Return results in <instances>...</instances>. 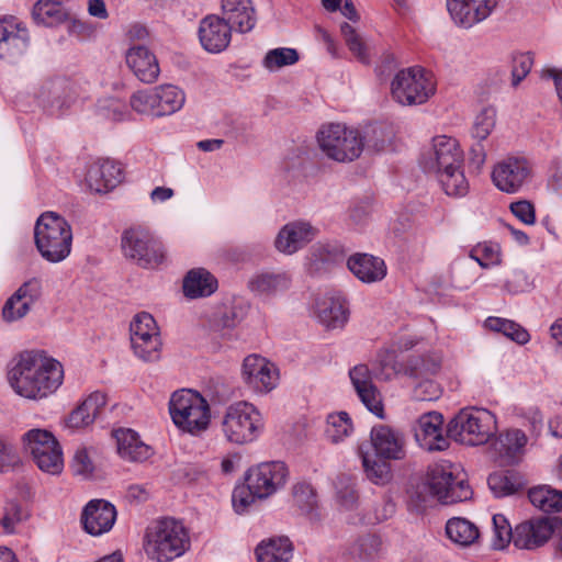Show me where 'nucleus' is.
I'll return each mask as SVG.
<instances>
[{"instance_id": "obj_28", "label": "nucleus", "mask_w": 562, "mask_h": 562, "mask_svg": "<svg viewBox=\"0 0 562 562\" xmlns=\"http://www.w3.org/2000/svg\"><path fill=\"white\" fill-rule=\"evenodd\" d=\"M222 16L233 31L248 33L257 23V12L251 0H222Z\"/></svg>"}, {"instance_id": "obj_25", "label": "nucleus", "mask_w": 562, "mask_h": 562, "mask_svg": "<svg viewBox=\"0 0 562 562\" xmlns=\"http://www.w3.org/2000/svg\"><path fill=\"white\" fill-rule=\"evenodd\" d=\"M115 519V507L103 499L90 501L81 515L83 529L92 536H100L111 530Z\"/></svg>"}, {"instance_id": "obj_19", "label": "nucleus", "mask_w": 562, "mask_h": 562, "mask_svg": "<svg viewBox=\"0 0 562 562\" xmlns=\"http://www.w3.org/2000/svg\"><path fill=\"white\" fill-rule=\"evenodd\" d=\"M501 2L502 0H447V8L452 20L468 29L487 19Z\"/></svg>"}, {"instance_id": "obj_51", "label": "nucleus", "mask_w": 562, "mask_h": 562, "mask_svg": "<svg viewBox=\"0 0 562 562\" xmlns=\"http://www.w3.org/2000/svg\"><path fill=\"white\" fill-rule=\"evenodd\" d=\"M346 44L350 52L362 63H368L367 47L361 37L357 34L353 26L345 22L340 26Z\"/></svg>"}, {"instance_id": "obj_61", "label": "nucleus", "mask_w": 562, "mask_h": 562, "mask_svg": "<svg viewBox=\"0 0 562 562\" xmlns=\"http://www.w3.org/2000/svg\"><path fill=\"white\" fill-rule=\"evenodd\" d=\"M510 211L524 224L532 225L536 222L535 207L529 201L522 200L512 203Z\"/></svg>"}, {"instance_id": "obj_33", "label": "nucleus", "mask_w": 562, "mask_h": 562, "mask_svg": "<svg viewBox=\"0 0 562 562\" xmlns=\"http://www.w3.org/2000/svg\"><path fill=\"white\" fill-rule=\"evenodd\" d=\"M217 289V280L204 268L190 270L183 280L184 295L190 299L209 296Z\"/></svg>"}, {"instance_id": "obj_4", "label": "nucleus", "mask_w": 562, "mask_h": 562, "mask_svg": "<svg viewBox=\"0 0 562 562\" xmlns=\"http://www.w3.org/2000/svg\"><path fill=\"white\" fill-rule=\"evenodd\" d=\"M497 431L495 415L484 408L462 409L448 424V436L468 446L486 443Z\"/></svg>"}, {"instance_id": "obj_9", "label": "nucleus", "mask_w": 562, "mask_h": 562, "mask_svg": "<svg viewBox=\"0 0 562 562\" xmlns=\"http://www.w3.org/2000/svg\"><path fill=\"white\" fill-rule=\"evenodd\" d=\"M25 450L43 472L58 474L64 467L63 451L55 436L46 429H31L23 435Z\"/></svg>"}, {"instance_id": "obj_60", "label": "nucleus", "mask_w": 562, "mask_h": 562, "mask_svg": "<svg viewBox=\"0 0 562 562\" xmlns=\"http://www.w3.org/2000/svg\"><path fill=\"white\" fill-rule=\"evenodd\" d=\"M95 417L90 414V412L85 407V405L81 403L76 409H74L68 419H67V426L72 429H79L86 426H89L93 423Z\"/></svg>"}, {"instance_id": "obj_44", "label": "nucleus", "mask_w": 562, "mask_h": 562, "mask_svg": "<svg viewBox=\"0 0 562 562\" xmlns=\"http://www.w3.org/2000/svg\"><path fill=\"white\" fill-rule=\"evenodd\" d=\"M353 430L352 422L346 412L328 415L325 435L333 443H339L349 437Z\"/></svg>"}, {"instance_id": "obj_13", "label": "nucleus", "mask_w": 562, "mask_h": 562, "mask_svg": "<svg viewBox=\"0 0 562 562\" xmlns=\"http://www.w3.org/2000/svg\"><path fill=\"white\" fill-rule=\"evenodd\" d=\"M463 153L457 139L440 135L432 139V145L422 158L420 165L428 173L435 176L457 167H462Z\"/></svg>"}, {"instance_id": "obj_23", "label": "nucleus", "mask_w": 562, "mask_h": 562, "mask_svg": "<svg viewBox=\"0 0 562 562\" xmlns=\"http://www.w3.org/2000/svg\"><path fill=\"white\" fill-rule=\"evenodd\" d=\"M316 234L317 229L307 222H291L279 231L274 246L284 255H293L311 243Z\"/></svg>"}, {"instance_id": "obj_21", "label": "nucleus", "mask_w": 562, "mask_h": 562, "mask_svg": "<svg viewBox=\"0 0 562 562\" xmlns=\"http://www.w3.org/2000/svg\"><path fill=\"white\" fill-rule=\"evenodd\" d=\"M370 441L374 454L384 460H403L406 456V441L403 432L387 425L373 426Z\"/></svg>"}, {"instance_id": "obj_17", "label": "nucleus", "mask_w": 562, "mask_h": 562, "mask_svg": "<svg viewBox=\"0 0 562 562\" xmlns=\"http://www.w3.org/2000/svg\"><path fill=\"white\" fill-rule=\"evenodd\" d=\"M241 376L248 387L261 394L272 391L279 381L277 367L258 355H249L244 359Z\"/></svg>"}, {"instance_id": "obj_39", "label": "nucleus", "mask_w": 562, "mask_h": 562, "mask_svg": "<svg viewBox=\"0 0 562 562\" xmlns=\"http://www.w3.org/2000/svg\"><path fill=\"white\" fill-rule=\"evenodd\" d=\"M362 467L367 479L375 485H386L392 481V468L390 460H384L375 454L360 452Z\"/></svg>"}, {"instance_id": "obj_32", "label": "nucleus", "mask_w": 562, "mask_h": 562, "mask_svg": "<svg viewBox=\"0 0 562 562\" xmlns=\"http://www.w3.org/2000/svg\"><path fill=\"white\" fill-rule=\"evenodd\" d=\"M349 270L362 282L381 281L386 276L384 261L372 255L356 254L348 259Z\"/></svg>"}, {"instance_id": "obj_48", "label": "nucleus", "mask_w": 562, "mask_h": 562, "mask_svg": "<svg viewBox=\"0 0 562 562\" xmlns=\"http://www.w3.org/2000/svg\"><path fill=\"white\" fill-rule=\"evenodd\" d=\"M493 521V536L491 544L495 550L505 549L510 542L514 543V529H512L509 521L502 514H495L492 518Z\"/></svg>"}, {"instance_id": "obj_11", "label": "nucleus", "mask_w": 562, "mask_h": 562, "mask_svg": "<svg viewBox=\"0 0 562 562\" xmlns=\"http://www.w3.org/2000/svg\"><path fill=\"white\" fill-rule=\"evenodd\" d=\"M428 485L432 495L447 505L468 501L473 494L467 481L454 475L449 463L435 464L429 469Z\"/></svg>"}, {"instance_id": "obj_49", "label": "nucleus", "mask_w": 562, "mask_h": 562, "mask_svg": "<svg viewBox=\"0 0 562 562\" xmlns=\"http://www.w3.org/2000/svg\"><path fill=\"white\" fill-rule=\"evenodd\" d=\"M42 292V283L37 278H32L24 282L14 294L7 300V313L10 314V308H12V304L22 299L24 303H27L31 306L41 295Z\"/></svg>"}, {"instance_id": "obj_63", "label": "nucleus", "mask_w": 562, "mask_h": 562, "mask_svg": "<svg viewBox=\"0 0 562 562\" xmlns=\"http://www.w3.org/2000/svg\"><path fill=\"white\" fill-rule=\"evenodd\" d=\"M19 458L12 445L0 440V472H4L14 467Z\"/></svg>"}, {"instance_id": "obj_40", "label": "nucleus", "mask_w": 562, "mask_h": 562, "mask_svg": "<svg viewBox=\"0 0 562 562\" xmlns=\"http://www.w3.org/2000/svg\"><path fill=\"white\" fill-rule=\"evenodd\" d=\"M527 443V436L520 429H508L497 437L494 448L507 461H513Z\"/></svg>"}, {"instance_id": "obj_14", "label": "nucleus", "mask_w": 562, "mask_h": 562, "mask_svg": "<svg viewBox=\"0 0 562 562\" xmlns=\"http://www.w3.org/2000/svg\"><path fill=\"white\" fill-rule=\"evenodd\" d=\"M289 477V469L281 461L262 462L250 469L246 476L249 490L258 498H266L282 488Z\"/></svg>"}, {"instance_id": "obj_41", "label": "nucleus", "mask_w": 562, "mask_h": 562, "mask_svg": "<svg viewBox=\"0 0 562 562\" xmlns=\"http://www.w3.org/2000/svg\"><path fill=\"white\" fill-rule=\"evenodd\" d=\"M528 497L531 504L544 513L562 510V491L549 485H541L529 490Z\"/></svg>"}, {"instance_id": "obj_31", "label": "nucleus", "mask_w": 562, "mask_h": 562, "mask_svg": "<svg viewBox=\"0 0 562 562\" xmlns=\"http://www.w3.org/2000/svg\"><path fill=\"white\" fill-rule=\"evenodd\" d=\"M114 436L117 452L126 461L143 462L153 454L151 448L144 443L138 434L132 429H119L114 432Z\"/></svg>"}, {"instance_id": "obj_42", "label": "nucleus", "mask_w": 562, "mask_h": 562, "mask_svg": "<svg viewBox=\"0 0 562 562\" xmlns=\"http://www.w3.org/2000/svg\"><path fill=\"white\" fill-rule=\"evenodd\" d=\"M488 487L496 497H505L518 493L524 488L519 474L510 471L495 472L487 479Z\"/></svg>"}, {"instance_id": "obj_55", "label": "nucleus", "mask_w": 562, "mask_h": 562, "mask_svg": "<svg viewBox=\"0 0 562 562\" xmlns=\"http://www.w3.org/2000/svg\"><path fill=\"white\" fill-rule=\"evenodd\" d=\"M532 282L524 270H514L506 278L504 290L512 294L522 293L530 290Z\"/></svg>"}, {"instance_id": "obj_59", "label": "nucleus", "mask_w": 562, "mask_h": 562, "mask_svg": "<svg viewBox=\"0 0 562 562\" xmlns=\"http://www.w3.org/2000/svg\"><path fill=\"white\" fill-rule=\"evenodd\" d=\"M256 497L257 495L249 490L248 485L235 488L232 497L234 509L238 514L244 513L255 502Z\"/></svg>"}, {"instance_id": "obj_2", "label": "nucleus", "mask_w": 562, "mask_h": 562, "mask_svg": "<svg viewBox=\"0 0 562 562\" xmlns=\"http://www.w3.org/2000/svg\"><path fill=\"white\" fill-rule=\"evenodd\" d=\"M190 548V536L183 524L173 518H162L148 526L144 538V551L148 559L169 562Z\"/></svg>"}, {"instance_id": "obj_24", "label": "nucleus", "mask_w": 562, "mask_h": 562, "mask_svg": "<svg viewBox=\"0 0 562 562\" xmlns=\"http://www.w3.org/2000/svg\"><path fill=\"white\" fill-rule=\"evenodd\" d=\"M553 526L548 518H537L518 524L514 529V546L520 550H535L552 536Z\"/></svg>"}, {"instance_id": "obj_37", "label": "nucleus", "mask_w": 562, "mask_h": 562, "mask_svg": "<svg viewBox=\"0 0 562 562\" xmlns=\"http://www.w3.org/2000/svg\"><path fill=\"white\" fill-rule=\"evenodd\" d=\"M447 537L461 547H469L476 542L480 537L479 528L472 521L453 517L446 524Z\"/></svg>"}, {"instance_id": "obj_35", "label": "nucleus", "mask_w": 562, "mask_h": 562, "mask_svg": "<svg viewBox=\"0 0 562 562\" xmlns=\"http://www.w3.org/2000/svg\"><path fill=\"white\" fill-rule=\"evenodd\" d=\"M36 23L45 26H57L70 20L69 12L56 0H38L32 11Z\"/></svg>"}, {"instance_id": "obj_5", "label": "nucleus", "mask_w": 562, "mask_h": 562, "mask_svg": "<svg viewBox=\"0 0 562 562\" xmlns=\"http://www.w3.org/2000/svg\"><path fill=\"white\" fill-rule=\"evenodd\" d=\"M221 429L225 439L235 445L254 442L263 429L257 407L246 401L231 404L224 412Z\"/></svg>"}, {"instance_id": "obj_43", "label": "nucleus", "mask_w": 562, "mask_h": 562, "mask_svg": "<svg viewBox=\"0 0 562 562\" xmlns=\"http://www.w3.org/2000/svg\"><path fill=\"white\" fill-rule=\"evenodd\" d=\"M442 190L449 196H464L469 191V182L462 167L448 169L436 176Z\"/></svg>"}, {"instance_id": "obj_45", "label": "nucleus", "mask_w": 562, "mask_h": 562, "mask_svg": "<svg viewBox=\"0 0 562 562\" xmlns=\"http://www.w3.org/2000/svg\"><path fill=\"white\" fill-rule=\"evenodd\" d=\"M394 132L391 126L386 124H373L366 128L362 135L363 147L367 146L369 150L382 151L392 142Z\"/></svg>"}, {"instance_id": "obj_1", "label": "nucleus", "mask_w": 562, "mask_h": 562, "mask_svg": "<svg viewBox=\"0 0 562 562\" xmlns=\"http://www.w3.org/2000/svg\"><path fill=\"white\" fill-rule=\"evenodd\" d=\"M8 381L18 395L40 401L54 394L63 384L64 368L44 351L26 350L12 359Z\"/></svg>"}, {"instance_id": "obj_20", "label": "nucleus", "mask_w": 562, "mask_h": 562, "mask_svg": "<svg viewBox=\"0 0 562 562\" xmlns=\"http://www.w3.org/2000/svg\"><path fill=\"white\" fill-rule=\"evenodd\" d=\"M233 29L217 14L204 16L199 24L201 46L209 53L217 54L225 50L232 41Z\"/></svg>"}, {"instance_id": "obj_46", "label": "nucleus", "mask_w": 562, "mask_h": 562, "mask_svg": "<svg viewBox=\"0 0 562 562\" xmlns=\"http://www.w3.org/2000/svg\"><path fill=\"white\" fill-rule=\"evenodd\" d=\"M485 326L493 330L503 333L504 336L510 338L519 345H525L529 341V333L522 328L519 324L501 317H488L485 321Z\"/></svg>"}, {"instance_id": "obj_38", "label": "nucleus", "mask_w": 562, "mask_h": 562, "mask_svg": "<svg viewBox=\"0 0 562 562\" xmlns=\"http://www.w3.org/2000/svg\"><path fill=\"white\" fill-rule=\"evenodd\" d=\"M258 562H290L292 546L288 538L262 541L256 548Z\"/></svg>"}, {"instance_id": "obj_56", "label": "nucleus", "mask_w": 562, "mask_h": 562, "mask_svg": "<svg viewBox=\"0 0 562 562\" xmlns=\"http://www.w3.org/2000/svg\"><path fill=\"white\" fill-rule=\"evenodd\" d=\"M533 64V57L530 53H520L513 58V86H517L530 71Z\"/></svg>"}, {"instance_id": "obj_50", "label": "nucleus", "mask_w": 562, "mask_h": 562, "mask_svg": "<svg viewBox=\"0 0 562 562\" xmlns=\"http://www.w3.org/2000/svg\"><path fill=\"white\" fill-rule=\"evenodd\" d=\"M496 111L493 108L483 109L474 119L472 136L479 142L485 140L495 127Z\"/></svg>"}, {"instance_id": "obj_58", "label": "nucleus", "mask_w": 562, "mask_h": 562, "mask_svg": "<svg viewBox=\"0 0 562 562\" xmlns=\"http://www.w3.org/2000/svg\"><path fill=\"white\" fill-rule=\"evenodd\" d=\"M337 499L339 504L346 509H351L355 507L358 501V494L355 488V484L347 480L340 481L337 486Z\"/></svg>"}, {"instance_id": "obj_15", "label": "nucleus", "mask_w": 562, "mask_h": 562, "mask_svg": "<svg viewBox=\"0 0 562 562\" xmlns=\"http://www.w3.org/2000/svg\"><path fill=\"white\" fill-rule=\"evenodd\" d=\"M531 166L524 157L510 156L497 162L492 171V181L502 192L514 194L527 183Z\"/></svg>"}, {"instance_id": "obj_29", "label": "nucleus", "mask_w": 562, "mask_h": 562, "mask_svg": "<svg viewBox=\"0 0 562 562\" xmlns=\"http://www.w3.org/2000/svg\"><path fill=\"white\" fill-rule=\"evenodd\" d=\"M125 59L138 80L151 83L157 80L160 68L155 54L146 46L135 45L127 49Z\"/></svg>"}, {"instance_id": "obj_16", "label": "nucleus", "mask_w": 562, "mask_h": 562, "mask_svg": "<svg viewBox=\"0 0 562 562\" xmlns=\"http://www.w3.org/2000/svg\"><path fill=\"white\" fill-rule=\"evenodd\" d=\"M30 46L27 29L14 16L0 19V59L15 63Z\"/></svg>"}, {"instance_id": "obj_47", "label": "nucleus", "mask_w": 562, "mask_h": 562, "mask_svg": "<svg viewBox=\"0 0 562 562\" xmlns=\"http://www.w3.org/2000/svg\"><path fill=\"white\" fill-rule=\"evenodd\" d=\"M300 59L299 53L294 48L279 47L270 49L262 59V66L268 71H277L283 67L292 66Z\"/></svg>"}, {"instance_id": "obj_30", "label": "nucleus", "mask_w": 562, "mask_h": 562, "mask_svg": "<svg viewBox=\"0 0 562 562\" xmlns=\"http://www.w3.org/2000/svg\"><path fill=\"white\" fill-rule=\"evenodd\" d=\"M316 316L329 329L341 328L348 321V307L340 296H324L316 302Z\"/></svg>"}, {"instance_id": "obj_53", "label": "nucleus", "mask_w": 562, "mask_h": 562, "mask_svg": "<svg viewBox=\"0 0 562 562\" xmlns=\"http://www.w3.org/2000/svg\"><path fill=\"white\" fill-rule=\"evenodd\" d=\"M379 550L380 540L372 535L359 538L351 547V553L362 560L373 559Z\"/></svg>"}, {"instance_id": "obj_3", "label": "nucleus", "mask_w": 562, "mask_h": 562, "mask_svg": "<svg viewBox=\"0 0 562 562\" xmlns=\"http://www.w3.org/2000/svg\"><path fill=\"white\" fill-rule=\"evenodd\" d=\"M34 239L37 250L45 260L53 263L60 262L71 251V226L59 214L45 212L36 221Z\"/></svg>"}, {"instance_id": "obj_6", "label": "nucleus", "mask_w": 562, "mask_h": 562, "mask_svg": "<svg viewBox=\"0 0 562 562\" xmlns=\"http://www.w3.org/2000/svg\"><path fill=\"white\" fill-rule=\"evenodd\" d=\"M169 412L175 425L192 435L204 431L210 424L207 401L192 390L176 391L169 402Z\"/></svg>"}, {"instance_id": "obj_18", "label": "nucleus", "mask_w": 562, "mask_h": 562, "mask_svg": "<svg viewBox=\"0 0 562 562\" xmlns=\"http://www.w3.org/2000/svg\"><path fill=\"white\" fill-rule=\"evenodd\" d=\"M414 437L418 446L427 451H443L449 447V436L443 434V417L437 412L423 414L417 419Z\"/></svg>"}, {"instance_id": "obj_10", "label": "nucleus", "mask_w": 562, "mask_h": 562, "mask_svg": "<svg viewBox=\"0 0 562 562\" xmlns=\"http://www.w3.org/2000/svg\"><path fill=\"white\" fill-rule=\"evenodd\" d=\"M122 249L125 257L143 268H154L165 258L162 245L140 226L131 227L122 235Z\"/></svg>"}, {"instance_id": "obj_57", "label": "nucleus", "mask_w": 562, "mask_h": 562, "mask_svg": "<svg viewBox=\"0 0 562 562\" xmlns=\"http://www.w3.org/2000/svg\"><path fill=\"white\" fill-rule=\"evenodd\" d=\"M71 468L77 475L88 476L92 473L93 463L87 448L80 447L76 450L71 461Z\"/></svg>"}, {"instance_id": "obj_12", "label": "nucleus", "mask_w": 562, "mask_h": 562, "mask_svg": "<svg viewBox=\"0 0 562 562\" xmlns=\"http://www.w3.org/2000/svg\"><path fill=\"white\" fill-rule=\"evenodd\" d=\"M131 345L136 357L154 362L160 358L161 338L155 318L146 312L135 315L130 325Z\"/></svg>"}, {"instance_id": "obj_22", "label": "nucleus", "mask_w": 562, "mask_h": 562, "mask_svg": "<svg viewBox=\"0 0 562 562\" xmlns=\"http://www.w3.org/2000/svg\"><path fill=\"white\" fill-rule=\"evenodd\" d=\"M351 383L362 404L379 418L384 417L382 396L372 381V373L367 364L355 366L349 371Z\"/></svg>"}, {"instance_id": "obj_26", "label": "nucleus", "mask_w": 562, "mask_h": 562, "mask_svg": "<svg viewBox=\"0 0 562 562\" xmlns=\"http://www.w3.org/2000/svg\"><path fill=\"white\" fill-rule=\"evenodd\" d=\"M123 180V169L120 164L110 159L98 160L91 164L86 175L89 189L97 193L113 190Z\"/></svg>"}, {"instance_id": "obj_54", "label": "nucleus", "mask_w": 562, "mask_h": 562, "mask_svg": "<svg viewBox=\"0 0 562 562\" xmlns=\"http://www.w3.org/2000/svg\"><path fill=\"white\" fill-rule=\"evenodd\" d=\"M474 255L480 256V259H482L481 268L483 269L498 266L502 262L501 247L497 244H479L474 247Z\"/></svg>"}, {"instance_id": "obj_62", "label": "nucleus", "mask_w": 562, "mask_h": 562, "mask_svg": "<svg viewBox=\"0 0 562 562\" xmlns=\"http://www.w3.org/2000/svg\"><path fill=\"white\" fill-rule=\"evenodd\" d=\"M24 518V513L18 504H10L1 519V525L7 532H13L14 527Z\"/></svg>"}, {"instance_id": "obj_7", "label": "nucleus", "mask_w": 562, "mask_h": 562, "mask_svg": "<svg viewBox=\"0 0 562 562\" xmlns=\"http://www.w3.org/2000/svg\"><path fill=\"white\" fill-rule=\"evenodd\" d=\"M322 153L338 162H350L363 151L362 134L340 123L324 125L317 133Z\"/></svg>"}, {"instance_id": "obj_64", "label": "nucleus", "mask_w": 562, "mask_h": 562, "mask_svg": "<svg viewBox=\"0 0 562 562\" xmlns=\"http://www.w3.org/2000/svg\"><path fill=\"white\" fill-rule=\"evenodd\" d=\"M82 404L92 414L94 417H97L100 413V411L104 407L106 404V396L102 392H94L90 394Z\"/></svg>"}, {"instance_id": "obj_27", "label": "nucleus", "mask_w": 562, "mask_h": 562, "mask_svg": "<svg viewBox=\"0 0 562 562\" xmlns=\"http://www.w3.org/2000/svg\"><path fill=\"white\" fill-rule=\"evenodd\" d=\"M292 285V277L286 271H260L247 283L249 291L262 299H272L286 292Z\"/></svg>"}, {"instance_id": "obj_36", "label": "nucleus", "mask_w": 562, "mask_h": 562, "mask_svg": "<svg viewBox=\"0 0 562 562\" xmlns=\"http://www.w3.org/2000/svg\"><path fill=\"white\" fill-rule=\"evenodd\" d=\"M157 116L170 115L179 111L186 101L184 92L173 85H161L155 88Z\"/></svg>"}, {"instance_id": "obj_8", "label": "nucleus", "mask_w": 562, "mask_h": 562, "mask_svg": "<svg viewBox=\"0 0 562 562\" xmlns=\"http://www.w3.org/2000/svg\"><path fill=\"white\" fill-rule=\"evenodd\" d=\"M435 82L422 67L400 70L391 82V94L402 105L425 103L435 93Z\"/></svg>"}, {"instance_id": "obj_52", "label": "nucleus", "mask_w": 562, "mask_h": 562, "mask_svg": "<svg viewBox=\"0 0 562 562\" xmlns=\"http://www.w3.org/2000/svg\"><path fill=\"white\" fill-rule=\"evenodd\" d=\"M131 106L138 113L150 114L157 116V110L155 103V89L153 91L140 90L132 94L130 100Z\"/></svg>"}, {"instance_id": "obj_34", "label": "nucleus", "mask_w": 562, "mask_h": 562, "mask_svg": "<svg viewBox=\"0 0 562 562\" xmlns=\"http://www.w3.org/2000/svg\"><path fill=\"white\" fill-rule=\"evenodd\" d=\"M293 498L295 505L311 524H318L322 520V512L318 507L316 493L312 485L297 483L293 486Z\"/></svg>"}]
</instances>
